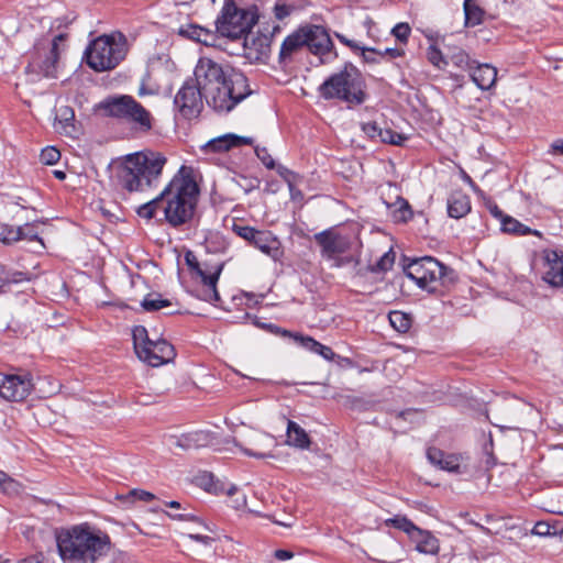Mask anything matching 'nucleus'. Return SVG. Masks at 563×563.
<instances>
[{"label":"nucleus","mask_w":563,"mask_h":563,"mask_svg":"<svg viewBox=\"0 0 563 563\" xmlns=\"http://www.w3.org/2000/svg\"><path fill=\"white\" fill-rule=\"evenodd\" d=\"M195 81L207 103L218 112H229L252 93L244 74L209 57H200Z\"/></svg>","instance_id":"obj_1"},{"label":"nucleus","mask_w":563,"mask_h":563,"mask_svg":"<svg viewBox=\"0 0 563 563\" xmlns=\"http://www.w3.org/2000/svg\"><path fill=\"white\" fill-rule=\"evenodd\" d=\"M199 173L190 166H181L159 194L165 220L173 227L189 222L199 197Z\"/></svg>","instance_id":"obj_2"},{"label":"nucleus","mask_w":563,"mask_h":563,"mask_svg":"<svg viewBox=\"0 0 563 563\" xmlns=\"http://www.w3.org/2000/svg\"><path fill=\"white\" fill-rule=\"evenodd\" d=\"M57 547L64 561L96 563L110 551V538L88 526H76L57 537Z\"/></svg>","instance_id":"obj_3"},{"label":"nucleus","mask_w":563,"mask_h":563,"mask_svg":"<svg viewBox=\"0 0 563 563\" xmlns=\"http://www.w3.org/2000/svg\"><path fill=\"white\" fill-rule=\"evenodd\" d=\"M166 162L167 158L159 152L129 154L118 166V183L130 192L144 191L157 184Z\"/></svg>","instance_id":"obj_4"},{"label":"nucleus","mask_w":563,"mask_h":563,"mask_svg":"<svg viewBox=\"0 0 563 563\" xmlns=\"http://www.w3.org/2000/svg\"><path fill=\"white\" fill-rule=\"evenodd\" d=\"M365 88L360 70L352 64H346L323 81L319 93L325 100L338 99L350 106H358L366 100Z\"/></svg>","instance_id":"obj_5"},{"label":"nucleus","mask_w":563,"mask_h":563,"mask_svg":"<svg viewBox=\"0 0 563 563\" xmlns=\"http://www.w3.org/2000/svg\"><path fill=\"white\" fill-rule=\"evenodd\" d=\"M98 109L109 117L125 120L139 133H148L155 123L152 113L129 95L108 97Z\"/></svg>","instance_id":"obj_6"},{"label":"nucleus","mask_w":563,"mask_h":563,"mask_svg":"<svg viewBox=\"0 0 563 563\" xmlns=\"http://www.w3.org/2000/svg\"><path fill=\"white\" fill-rule=\"evenodd\" d=\"M126 54V40L121 33L101 35L86 49L87 65L96 71L115 68Z\"/></svg>","instance_id":"obj_7"},{"label":"nucleus","mask_w":563,"mask_h":563,"mask_svg":"<svg viewBox=\"0 0 563 563\" xmlns=\"http://www.w3.org/2000/svg\"><path fill=\"white\" fill-rule=\"evenodd\" d=\"M134 350L137 357L150 366L157 367L172 362L176 352L174 346L156 333L151 336L143 325L132 331Z\"/></svg>","instance_id":"obj_8"},{"label":"nucleus","mask_w":563,"mask_h":563,"mask_svg":"<svg viewBox=\"0 0 563 563\" xmlns=\"http://www.w3.org/2000/svg\"><path fill=\"white\" fill-rule=\"evenodd\" d=\"M316 242L321 246V255L333 262L334 267H342L347 264H358V258L354 255H344L353 245L350 235L330 229L314 234Z\"/></svg>","instance_id":"obj_9"},{"label":"nucleus","mask_w":563,"mask_h":563,"mask_svg":"<svg viewBox=\"0 0 563 563\" xmlns=\"http://www.w3.org/2000/svg\"><path fill=\"white\" fill-rule=\"evenodd\" d=\"M255 22L254 13L227 2L216 21L217 33L230 38L245 37Z\"/></svg>","instance_id":"obj_10"},{"label":"nucleus","mask_w":563,"mask_h":563,"mask_svg":"<svg viewBox=\"0 0 563 563\" xmlns=\"http://www.w3.org/2000/svg\"><path fill=\"white\" fill-rule=\"evenodd\" d=\"M185 261L190 268L192 279L195 282L196 296L207 302L216 303L219 301V292L217 283L222 271V266H214L210 269L202 268L196 255L188 251L185 254Z\"/></svg>","instance_id":"obj_11"},{"label":"nucleus","mask_w":563,"mask_h":563,"mask_svg":"<svg viewBox=\"0 0 563 563\" xmlns=\"http://www.w3.org/2000/svg\"><path fill=\"white\" fill-rule=\"evenodd\" d=\"M405 274L417 286L429 292L438 289L439 282L445 275V267L435 258L424 256L412 260L406 267Z\"/></svg>","instance_id":"obj_12"},{"label":"nucleus","mask_w":563,"mask_h":563,"mask_svg":"<svg viewBox=\"0 0 563 563\" xmlns=\"http://www.w3.org/2000/svg\"><path fill=\"white\" fill-rule=\"evenodd\" d=\"M65 35L58 34L51 38H42L35 44V53L27 68L42 73L46 77H54L57 62L62 52L60 43Z\"/></svg>","instance_id":"obj_13"},{"label":"nucleus","mask_w":563,"mask_h":563,"mask_svg":"<svg viewBox=\"0 0 563 563\" xmlns=\"http://www.w3.org/2000/svg\"><path fill=\"white\" fill-rule=\"evenodd\" d=\"M233 231L262 253L278 261L283 256L279 240L271 231L256 230L249 225H234Z\"/></svg>","instance_id":"obj_14"},{"label":"nucleus","mask_w":563,"mask_h":563,"mask_svg":"<svg viewBox=\"0 0 563 563\" xmlns=\"http://www.w3.org/2000/svg\"><path fill=\"white\" fill-rule=\"evenodd\" d=\"M33 388V377L26 372L4 375L0 379V396L8 401L24 400Z\"/></svg>","instance_id":"obj_15"},{"label":"nucleus","mask_w":563,"mask_h":563,"mask_svg":"<svg viewBox=\"0 0 563 563\" xmlns=\"http://www.w3.org/2000/svg\"><path fill=\"white\" fill-rule=\"evenodd\" d=\"M234 443L247 456L255 459L274 457L271 451L276 446V441L274 437L268 433L253 430L244 435L241 443L235 441Z\"/></svg>","instance_id":"obj_16"},{"label":"nucleus","mask_w":563,"mask_h":563,"mask_svg":"<svg viewBox=\"0 0 563 563\" xmlns=\"http://www.w3.org/2000/svg\"><path fill=\"white\" fill-rule=\"evenodd\" d=\"M202 90L195 80L186 81L175 97V106L183 117H196L202 108Z\"/></svg>","instance_id":"obj_17"},{"label":"nucleus","mask_w":563,"mask_h":563,"mask_svg":"<svg viewBox=\"0 0 563 563\" xmlns=\"http://www.w3.org/2000/svg\"><path fill=\"white\" fill-rule=\"evenodd\" d=\"M541 261L542 279L552 287H563V252L543 250Z\"/></svg>","instance_id":"obj_18"},{"label":"nucleus","mask_w":563,"mask_h":563,"mask_svg":"<svg viewBox=\"0 0 563 563\" xmlns=\"http://www.w3.org/2000/svg\"><path fill=\"white\" fill-rule=\"evenodd\" d=\"M305 37H307L306 45L309 46L314 53L324 54L331 51L332 41L324 27L311 25L302 29Z\"/></svg>","instance_id":"obj_19"},{"label":"nucleus","mask_w":563,"mask_h":563,"mask_svg":"<svg viewBox=\"0 0 563 563\" xmlns=\"http://www.w3.org/2000/svg\"><path fill=\"white\" fill-rule=\"evenodd\" d=\"M244 144H252V139L229 133L210 140L201 150L206 153L227 152Z\"/></svg>","instance_id":"obj_20"},{"label":"nucleus","mask_w":563,"mask_h":563,"mask_svg":"<svg viewBox=\"0 0 563 563\" xmlns=\"http://www.w3.org/2000/svg\"><path fill=\"white\" fill-rule=\"evenodd\" d=\"M178 34L183 37L201 43L206 46H213L217 43V31L202 27L198 24H185L178 29Z\"/></svg>","instance_id":"obj_21"},{"label":"nucleus","mask_w":563,"mask_h":563,"mask_svg":"<svg viewBox=\"0 0 563 563\" xmlns=\"http://www.w3.org/2000/svg\"><path fill=\"white\" fill-rule=\"evenodd\" d=\"M470 75L475 85L482 90L493 88L497 80V68L490 64L473 65Z\"/></svg>","instance_id":"obj_22"},{"label":"nucleus","mask_w":563,"mask_h":563,"mask_svg":"<svg viewBox=\"0 0 563 563\" xmlns=\"http://www.w3.org/2000/svg\"><path fill=\"white\" fill-rule=\"evenodd\" d=\"M244 49L251 59L265 58L269 53V38L266 35L247 34L244 37Z\"/></svg>","instance_id":"obj_23"},{"label":"nucleus","mask_w":563,"mask_h":563,"mask_svg":"<svg viewBox=\"0 0 563 563\" xmlns=\"http://www.w3.org/2000/svg\"><path fill=\"white\" fill-rule=\"evenodd\" d=\"M410 541L415 544V549L419 553L437 555L440 550L439 540L428 530L418 528L417 531L410 538Z\"/></svg>","instance_id":"obj_24"},{"label":"nucleus","mask_w":563,"mask_h":563,"mask_svg":"<svg viewBox=\"0 0 563 563\" xmlns=\"http://www.w3.org/2000/svg\"><path fill=\"white\" fill-rule=\"evenodd\" d=\"M212 443V434L205 430H196L185 433L176 440V445L185 450L205 448Z\"/></svg>","instance_id":"obj_25"},{"label":"nucleus","mask_w":563,"mask_h":563,"mask_svg":"<svg viewBox=\"0 0 563 563\" xmlns=\"http://www.w3.org/2000/svg\"><path fill=\"white\" fill-rule=\"evenodd\" d=\"M428 459L435 465H439L440 468L461 473L462 468L465 467L463 464V459L461 456L454 454H444L443 452L430 449L428 451Z\"/></svg>","instance_id":"obj_26"},{"label":"nucleus","mask_w":563,"mask_h":563,"mask_svg":"<svg viewBox=\"0 0 563 563\" xmlns=\"http://www.w3.org/2000/svg\"><path fill=\"white\" fill-rule=\"evenodd\" d=\"M285 443L289 446L308 450L311 444L309 434L297 422L288 420Z\"/></svg>","instance_id":"obj_27"},{"label":"nucleus","mask_w":563,"mask_h":563,"mask_svg":"<svg viewBox=\"0 0 563 563\" xmlns=\"http://www.w3.org/2000/svg\"><path fill=\"white\" fill-rule=\"evenodd\" d=\"M471 211L470 197L463 191H453L448 199V213L451 218L460 219Z\"/></svg>","instance_id":"obj_28"},{"label":"nucleus","mask_w":563,"mask_h":563,"mask_svg":"<svg viewBox=\"0 0 563 563\" xmlns=\"http://www.w3.org/2000/svg\"><path fill=\"white\" fill-rule=\"evenodd\" d=\"M501 230L505 233L522 236L528 234H533L536 236L541 238L542 233L538 230H532L523 223L519 222L517 219L507 216L501 220Z\"/></svg>","instance_id":"obj_29"},{"label":"nucleus","mask_w":563,"mask_h":563,"mask_svg":"<svg viewBox=\"0 0 563 563\" xmlns=\"http://www.w3.org/2000/svg\"><path fill=\"white\" fill-rule=\"evenodd\" d=\"M307 37L302 32V29L299 32H296L289 36H287L280 47L279 56L282 59L288 58L295 53L298 48L306 45Z\"/></svg>","instance_id":"obj_30"},{"label":"nucleus","mask_w":563,"mask_h":563,"mask_svg":"<svg viewBox=\"0 0 563 563\" xmlns=\"http://www.w3.org/2000/svg\"><path fill=\"white\" fill-rule=\"evenodd\" d=\"M56 120L58 124V130H60L67 135H71L75 133V113L71 108L67 106L59 107L56 113Z\"/></svg>","instance_id":"obj_31"},{"label":"nucleus","mask_w":563,"mask_h":563,"mask_svg":"<svg viewBox=\"0 0 563 563\" xmlns=\"http://www.w3.org/2000/svg\"><path fill=\"white\" fill-rule=\"evenodd\" d=\"M463 9L466 26H476L483 22L484 10L477 4L476 0H464Z\"/></svg>","instance_id":"obj_32"},{"label":"nucleus","mask_w":563,"mask_h":563,"mask_svg":"<svg viewBox=\"0 0 563 563\" xmlns=\"http://www.w3.org/2000/svg\"><path fill=\"white\" fill-rule=\"evenodd\" d=\"M387 206L394 208L391 213L396 222H407L412 217L411 208L404 198L398 197L395 203Z\"/></svg>","instance_id":"obj_33"},{"label":"nucleus","mask_w":563,"mask_h":563,"mask_svg":"<svg viewBox=\"0 0 563 563\" xmlns=\"http://www.w3.org/2000/svg\"><path fill=\"white\" fill-rule=\"evenodd\" d=\"M386 526H391L398 530L404 531L409 539L417 531L419 527H417L411 520H409L406 516L397 515L393 518L385 520Z\"/></svg>","instance_id":"obj_34"},{"label":"nucleus","mask_w":563,"mask_h":563,"mask_svg":"<svg viewBox=\"0 0 563 563\" xmlns=\"http://www.w3.org/2000/svg\"><path fill=\"white\" fill-rule=\"evenodd\" d=\"M378 141L391 145L401 146L408 140L404 133H398L389 128H380L378 131Z\"/></svg>","instance_id":"obj_35"},{"label":"nucleus","mask_w":563,"mask_h":563,"mask_svg":"<svg viewBox=\"0 0 563 563\" xmlns=\"http://www.w3.org/2000/svg\"><path fill=\"white\" fill-rule=\"evenodd\" d=\"M391 327L398 332H407L411 327V319L401 311H393L388 316Z\"/></svg>","instance_id":"obj_36"},{"label":"nucleus","mask_w":563,"mask_h":563,"mask_svg":"<svg viewBox=\"0 0 563 563\" xmlns=\"http://www.w3.org/2000/svg\"><path fill=\"white\" fill-rule=\"evenodd\" d=\"M284 335H287L291 339H294L295 342H297L299 345H301L303 349L316 353L317 347L320 342L316 341L313 338L309 335H302L300 333H292L290 331H283Z\"/></svg>","instance_id":"obj_37"},{"label":"nucleus","mask_w":563,"mask_h":563,"mask_svg":"<svg viewBox=\"0 0 563 563\" xmlns=\"http://www.w3.org/2000/svg\"><path fill=\"white\" fill-rule=\"evenodd\" d=\"M172 302L167 299H163L161 295H148L145 297L141 306L146 311H156L165 307H169Z\"/></svg>","instance_id":"obj_38"},{"label":"nucleus","mask_w":563,"mask_h":563,"mask_svg":"<svg viewBox=\"0 0 563 563\" xmlns=\"http://www.w3.org/2000/svg\"><path fill=\"white\" fill-rule=\"evenodd\" d=\"M157 209H162V199H159V196L139 207L137 214L141 218L150 220L155 216Z\"/></svg>","instance_id":"obj_39"},{"label":"nucleus","mask_w":563,"mask_h":563,"mask_svg":"<svg viewBox=\"0 0 563 563\" xmlns=\"http://www.w3.org/2000/svg\"><path fill=\"white\" fill-rule=\"evenodd\" d=\"M20 231L14 227L0 223V241L3 243H12L20 240Z\"/></svg>","instance_id":"obj_40"},{"label":"nucleus","mask_w":563,"mask_h":563,"mask_svg":"<svg viewBox=\"0 0 563 563\" xmlns=\"http://www.w3.org/2000/svg\"><path fill=\"white\" fill-rule=\"evenodd\" d=\"M60 158L59 151L54 146H47L44 150H42L40 159L42 163L46 165H54L56 164Z\"/></svg>","instance_id":"obj_41"},{"label":"nucleus","mask_w":563,"mask_h":563,"mask_svg":"<svg viewBox=\"0 0 563 563\" xmlns=\"http://www.w3.org/2000/svg\"><path fill=\"white\" fill-rule=\"evenodd\" d=\"M285 180L287 181L288 184V188H289V192H290V198L291 200L294 201H301L302 198H303V195L302 192L295 186V183H294V178L295 176L292 175V173H290L289 170L285 169V173H280Z\"/></svg>","instance_id":"obj_42"},{"label":"nucleus","mask_w":563,"mask_h":563,"mask_svg":"<svg viewBox=\"0 0 563 563\" xmlns=\"http://www.w3.org/2000/svg\"><path fill=\"white\" fill-rule=\"evenodd\" d=\"M427 57L428 60L438 68H442L446 65L441 51L434 45L428 48Z\"/></svg>","instance_id":"obj_43"},{"label":"nucleus","mask_w":563,"mask_h":563,"mask_svg":"<svg viewBox=\"0 0 563 563\" xmlns=\"http://www.w3.org/2000/svg\"><path fill=\"white\" fill-rule=\"evenodd\" d=\"M452 60L454 65L461 68H465L470 71L472 66L476 64V62L471 60L468 55L464 51H459L456 54L452 56Z\"/></svg>","instance_id":"obj_44"},{"label":"nucleus","mask_w":563,"mask_h":563,"mask_svg":"<svg viewBox=\"0 0 563 563\" xmlns=\"http://www.w3.org/2000/svg\"><path fill=\"white\" fill-rule=\"evenodd\" d=\"M0 488L4 493L11 494L18 492L19 484L4 472L0 471Z\"/></svg>","instance_id":"obj_45"},{"label":"nucleus","mask_w":563,"mask_h":563,"mask_svg":"<svg viewBox=\"0 0 563 563\" xmlns=\"http://www.w3.org/2000/svg\"><path fill=\"white\" fill-rule=\"evenodd\" d=\"M410 31L411 29L408 23H398L393 27L391 34L400 42L406 43L410 35Z\"/></svg>","instance_id":"obj_46"},{"label":"nucleus","mask_w":563,"mask_h":563,"mask_svg":"<svg viewBox=\"0 0 563 563\" xmlns=\"http://www.w3.org/2000/svg\"><path fill=\"white\" fill-rule=\"evenodd\" d=\"M15 230L20 231V240H37L42 243V241L38 238L37 231L34 230L33 224H25L23 227H16Z\"/></svg>","instance_id":"obj_47"},{"label":"nucleus","mask_w":563,"mask_h":563,"mask_svg":"<svg viewBox=\"0 0 563 563\" xmlns=\"http://www.w3.org/2000/svg\"><path fill=\"white\" fill-rule=\"evenodd\" d=\"M234 181L245 194L250 192L258 186V181L256 179H249L244 176L234 178Z\"/></svg>","instance_id":"obj_48"},{"label":"nucleus","mask_w":563,"mask_h":563,"mask_svg":"<svg viewBox=\"0 0 563 563\" xmlns=\"http://www.w3.org/2000/svg\"><path fill=\"white\" fill-rule=\"evenodd\" d=\"M395 261V254L393 252L385 253L376 264V271H388L391 268Z\"/></svg>","instance_id":"obj_49"},{"label":"nucleus","mask_w":563,"mask_h":563,"mask_svg":"<svg viewBox=\"0 0 563 563\" xmlns=\"http://www.w3.org/2000/svg\"><path fill=\"white\" fill-rule=\"evenodd\" d=\"M255 153H256V156L258 157V159H261V162L267 168L273 169L275 167V162L265 147H263V148L256 147Z\"/></svg>","instance_id":"obj_50"},{"label":"nucleus","mask_w":563,"mask_h":563,"mask_svg":"<svg viewBox=\"0 0 563 563\" xmlns=\"http://www.w3.org/2000/svg\"><path fill=\"white\" fill-rule=\"evenodd\" d=\"M291 10H292V7L288 5L284 2H276V4L274 5V14H275L276 19H278V20H283L286 16H288L290 14Z\"/></svg>","instance_id":"obj_51"},{"label":"nucleus","mask_w":563,"mask_h":563,"mask_svg":"<svg viewBox=\"0 0 563 563\" xmlns=\"http://www.w3.org/2000/svg\"><path fill=\"white\" fill-rule=\"evenodd\" d=\"M532 534L534 536H539V537H548V536H551L552 532H551V526L548 523V522H544V521H538L532 531H531Z\"/></svg>","instance_id":"obj_52"},{"label":"nucleus","mask_w":563,"mask_h":563,"mask_svg":"<svg viewBox=\"0 0 563 563\" xmlns=\"http://www.w3.org/2000/svg\"><path fill=\"white\" fill-rule=\"evenodd\" d=\"M380 126L376 122H367L362 124L363 132L373 140L378 139Z\"/></svg>","instance_id":"obj_53"},{"label":"nucleus","mask_w":563,"mask_h":563,"mask_svg":"<svg viewBox=\"0 0 563 563\" xmlns=\"http://www.w3.org/2000/svg\"><path fill=\"white\" fill-rule=\"evenodd\" d=\"M316 354L321 355L327 361H333L335 357V353L330 346L323 345L319 343Z\"/></svg>","instance_id":"obj_54"},{"label":"nucleus","mask_w":563,"mask_h":563,"mask_svg":"<svg viewBox=\"0 0 563 563\" xmlns=\"http://www.w3.org/2000/svg\"><path fill=\"white\" fill-rule=\"evenodd\" d=\"M187 537L190 540H195L197 542H200V543H202L206 547L211 545V543L213 542V538H211L209 536L200 534V533H189V534H187Z\"/></svg>","instance_id":"obj_55"},{"label":"nucleus","mask_w":563,"mask_h":563,"mask_svg":"<svg viewBox=\"0 0 563 563\" xmlns=\"http://www.w3.org/2000/svg\"><path fill=\"white\" fill-rule=\"evenodd\" d=\"M549 154L563 155V140L562 139L555 140L551 143L550 148H549Z\"/></svg>","instance_id":"obj_56"},{"label":"nucleus","mask_w":563,"mask_h":563,"mask_svg":"<svg viewBox=\"0 0 563 563\" xmlns=\"http://www.w3.org/2000/svg\"><path fill=\"white\" fill-rule=\"evenodd\" d=\"M336 38L344 45L349 46L350 48L357 51V48H361V45L356 43L355 41L349 40L346 36L335 33Z\"/></svg>","instance_id":"obj_57"},{"label":"nucleus","mask_w":563,"mask_h":563,"mask_svg":"<svg viewBox=\"0 0 563 563\" xmlns=\"http://www.w3.org/2000/svg\"><path fill=\"white\" fill-rule=\"evenodd\" d=\"M132 495L135 496L140 500L150 501L155 498V496L146 490H133Z\"/></svg>","instance_id":"obj_58"},{"label":"nucleus","mask_w":563,"mask_h":563,"mask_svg":"<svg viewBox=\"0 0 563 563\" xmlns=\"http://www.w3.org/2000/svg\"><path fill=\"white\" fill-rule=\"evenodd\" d=\"M402 54L404 52L398 48H386L384 52H378L380 56L389 55L393 58L400 57Z\"/></svg>","instance_id":"obj_59"},{"label":"nucleus","mask_w":563,"mask_h":563,"mask_svg":"<svg viewBox=\"0 0 563 563\" xmlns=\"http://www.w3.org/2000/svg\"><path fill=\"white\" fill-rule=\"evenodd\" d=\"M357 51H361V52H362V56L364 57V59H365L366 62H372V63L376 62V59H375V58H373V57H371V56H368V55H367V53H372V54H373V53H377V54H378V52H377L376 49H374V48H367V47L361 46V48H357Z\"/></svg>","instance_id":"obj_60"},{"label":"nucleus","mask_w":563,"mask_h":563,"mask_svg":"<svg viewBox=\"0 0 563 563\" xmlns=\"http://www.w3.org/2000/svg\"><path fill=\"white\" fill-rule=\"evenodd\" d=\"M292 556V553L287 550H276L275 558L278 560H288Z\"/></svg>","instance_id":"obj_61"},{"label":"nucleus","mask_w":563,"mask_h":563,"mask_svg":"<svg viewBox=\"0 0 563 563\" xmlns=\"http://www.w3.org/2000/svg\"><path fill=\"white\" fill-rule=\"evenodd\" d=\"M489 210H490V213L495 218L499 219L500 221L503 220V218L507 217L506 214L503 213V211L496 205L490 207Z\"/></svg>","instance_id":"obj_62"},{"label":"nucleus","mask_w":563,"mask_h":563,"mask_svg":"<svg viewBox=\"0 0 563 563\" xmlns=\"http://www.w3.org/2000/svg\"><path fill=\"white\" fill-rule=\"evenodd\" d=\"M452 563H479V562L477 559H474V558H461V559L453 560Z\"/></svg>","instance_id":"obj_63"},{"label":"nucleus","mask_w":563,"mask_h":563,"mask_svg":"<svg viewBox=\"0 0 563 563\" xmlns=\"http://www.w3.org/2000/svg\"><path fill=\"white\" fill-rule=\"evenodd\" d=\"M19 563H42L37 558L31 556L20 561Z\"/></svg>","instance_id":"obj_64"}]
</instances>
